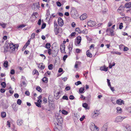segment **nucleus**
<instances>
[{
	"mask_svg": "<svg viewBox=\"0 0 131 131\" xmlns=\"http://www.w3.org/2000/svg\"><path fill=\"white\" fill-rule=\"evenodd\" d=\"M57 121L58 122V123H57V125H56V128H55L54 130H57V129L59 130H60L62 129V125L61 123H62V118H60V119H57Z\"/></svg>",
	"mask_w": 131,
	"mask_h": 131,
	"instance_id": "obj_1",
	"label": "nucleus"
},
{
	"mask_svg": "<svg viewBox=\"0 0 131 131\" xmlns=\"http://www.w3.org/2000/svg\"><path fill=\"white\" fill-rule=\"evenodd\" d=\"M90 128L92 131H99V128L95 126V124L93 123H91L90 126Z\"/></svg>",
	"mask_w": 131,
	"mask_h": 131,
	"instance_id": "obj_2",
	"label": "nucleus"
},
{
	"mask_svg": "<svg viewBox=\"0 0 131 131\" xmlns=\"http://www.w3.org/2000/svg\"><path fill=\"white\" fill-rule=\"evenodd\" d=\"M71 14L72 17L74 19L77 18L79 17L78 13L76 10L72 11L71 12Z\"/></svg>",
	"mask_w": 131,
	"mask_h": 131,
	"instance_id": "obj_3",
	"label": "nucleus"
},
{
	"mask_svg": "<svg viewBox=\"0 0 131 131\" xmlns=\"http://www.w3.org/2000/svg\"><path fill=\"white\" fill-rule=\"evenodd\" d=\"M125 117H121V116H118L115 119V122L116 123H118L122 122L123 120L125 118Z\"/></svg>",
	"mask_w": 131,
	"mask_h": 131,
	"instance_id": "obj_4",
	"label": "nucleus"
},
{
	"mask_svg": "<svg viewBox=\"0 0 131 131\" xmlns=\"http://www.w3.org/2000/svg\"><path fill=\"white\" fill-rule=\"evenodd\" d=\"M10 48L12 51H14L15 48H17L18 46L17 45H14L12 42L10 43L9 45Z\"/></svg>",
	"mask_w": 131,
	"mask_h": 131,
	"instance_id": "obj_5",
	"label": "nucleus"
},
{
	"mask_svg": "<svg viewBox=\"0 0 131 131\" xmlns=\"http://www.w3.org/2000/svg\"><path fill=\"white\" fill-rule=\"evenodd\" d=\"M54 31L56 35H57L59 33H61L62 32V29L61 28H55L54 29Z\"/></svg>",
	"mask_w": 131,
	"mask_h": 131,
	"instance_id": "obj_6",
	"label": "nucleus"
},
{
	"mask_svg": "<svg viewBox=\"0 0 131 131\" xmlns=\"http://www.w3.org/2000/svg\"><path fill=\"white\" fill-rule=\"evenodd\" d=\"M48 53L49 55H50L52 54V56L53 57H54L56 56L57 54V51H55L54 53V52H52V51L51 49H48Z\"/></svg>",
	"mask_w": 131,
	"mask_h": 131,
	"instance_id": "obj_7",
	"label": "nucleus"
},
{
	"mask_svg": "<svg viewBox=\"0 0 131 131\" xmlns=\"http://www.w3.org/2000/svg\"><path fill=\"white\" fill-rule=\"evenodd\" d=\"M125 131H130V130L131 128V126L129 125L126 124L123 125Z\"/></svg>",
	"mask_w": 131,
	"mask_h": 131,
	"instance_id": "obj_8",
	"label": "nucleus"
},
{
	"mask_svg": "<svg viewBox=\"0 0 131 131\" xmlns=\"http://www.w3.org/2000/svg\"><path fill=\"white\" fill-rule=\"evenodd\" d=\"M95 25L96 23L94 21L90 20L88 23V26L91 27H93Z\"/></svg>",
	"mask_w": 131,
	"mask_h": 131,
	"instance_id": "obj_9",
	"label": "nucleus"
},
{
	"mask_svg": "<svg viewBox=\"0 0 131 131\" xmlns=\"http://www.w3.org/2000/svg\"><path fill=\"white\" fill-rule=\"evenodd\" d=\"M81 40V38L80 36H78L76 38V41H75V45H79L80 43Z\"/></svg>",
	"mask_w": 131,
	"mask_h": 131,
	"instance_id": "obj_10",
	"label": "nucleus"
},
{
	"mask_svg": "<svg viewBox=\"0 0 131 131\" xmlns=\"http://www.w3.org/2000/svg\"><path fill=\"white\" fill-rule=\"evenodd\" d=\"M58 23L60 27L62 26L63 25V21L60 17L58 18Z\"/></svg>",
	"mask_w": 131,
	"mask_h": 131,
	"instance_id": "obj_11",
	"label": "nucleus"
},
{
	"mask_svg": "<svg viewBox=\"0 0 131 131\" xmlns=\"http://www.w3.org/2000/svg\"><path fill=\"white\" fill-rule=\"evenodd\" d=\"M124 10V7L123 5H121L117 10V12L119 13L123 12Z\"/></svg>",
	"mask_w": 131,
	"mask_h": 131,
	"instance_id": "obj_12",
	"label": "nucleus"
},
{
	"mask_svg": "<svg viewBox=\"0 0 131 131\" xmlns=\"http://www.w3.org/2000/svg\"><path fill=\"white\" fill-rule=\"evenodd\" d=\"M65 48V45L64 44L61 45L60 47V49L61 50V52L62 53H63L64 52Z\"/></svg>",
	"mask_w": 131,
	"mask_h": 131,
	"instance_id": "obj_13",
	"label": "nucleus"
},
{
	"mask_svg": "<svg viewBox=\"0 0 131 131\" xmlns=\"http://www.w3.org/2000/svg\"><path fill=\"white\" fill-rule=\"evenodd\" d=\"M87 17V15L86 13L82 15L80 17V18L81 20H83L85 19Z\"/></svg>",
	"mask_w": 131,
	"mask_h": 131,
	"instance_id": "obj_14",
	"label": "nucleus"
},
{
	"mask_svg": "<svg viewBox=\"0 0 131 131\" xmlns=\"http://www.w3.org/2000/svg\"><path fill=\"white\" fill-rule=\"evenodd\" d=\"M17 124L19 126L23 124V121L21 119H18L17 121Z\"/></svg>",
	"mask_w": 131,
	"mask_h": 131,
	"instance_id": "obj_15",
	"label": "nucleus"
},
{
	"mask_svg": "<svg viewBox=\"0 0 131 131\" xmlns=\"http://www.w3.org/2000/svg\"><path fill=\"white\" fill-rule=\"evenodd\" d=\"M60 94V92H59L57 93H54V97L55 99L57 100L59 98L60 96L59 94Z\"/></svg>",
	"mask_w": 131,
	"mask_h": 131,
	"instance_id": "obj_16",
	"label": "nucleus"
},
{
	"mask_svg": "<svg viewBox=\"0 0 131 131\" xmlns=\"http://www.w3.org/2000/svg\"><path fill=\"white\" fill-rule=\"evenodd\" d=\"M124 6L126 8H130L131 7V2H127L125 4Z\"/></svg>",
	"mask_w": 131,
	"mask_h": 131,
	"instance_id": "obj_17",
	"label": "nucleus"
},
{
	"mask_svg": "<svg viewBox=\"0 0 131 131\" xmlns=\"http://www.w3.org/2000/svg\"><path fill=\"white\" fill-rule=\"evenodd\" d=\"M83 106L85 108V109L89 110L90 108L88 106V105L87 103H83L82 104Z\"/></svg>",
	"mask_w": 131,
	"mask_h": 131,
	"instance_id": "obj_18",
	"label": "nucleus"
},
{
	"mask_svg": "<svg viewBox=\"0 0 131 131\" xmlns=\"http://www.w3.org/2000/svg\"><path fill=\"white\" fill-rule=\"evenodd\" d=\"M16 103L13 104L12 105V107L13 108V110L16 112L17 110V108L16 107Z\"/></svg>",
	"mask_w": 131,
	"mask_h": 131,
	"instance_id": "obj_19",
	"label": "nucleus"
},
{
	"mask_svg": "<svg viewBox=\"0 0 131 131\" xmlns=\"http://www.w3.org/2000/svg\"><path fill=\"white\" fill-rule=\"evenodd\" d=\"M36 6V8L37 9H39L40 7L39 3L38 2L37 3H34L33 4V6H34V8H35V7Z\"/></svg>",
	"mask_w": 131,
	"mask_h": 131,
	"instance_id": "obj_20",
	"label": "nucleus"
},
{
	"mask_svg": "<svg viewBox=\"0 0 131 131\" xmlns=\"http://www.w3.org/2000/svg\"><path fill=\"white\" fill-rule=\"evenodd\" d=\"M99 114V112L97 111H95L94 114L93 115L92 117L95 118L96 117L98 116Z\"/></svg>",
	"mask_w": 131,
	"mask_h": 131,
	"instance_id": "obj_21",
	"label": "nucleus"
},
{
	"mask_svg": "<svg viewBox=\"0 0 131 131\" xmlns=\"http://www.w3.org/2000/svg\"><path fill=\"white\" fill-rule=\"evenodd\" d=\"M43 63H40L38 66V68L41 69H43L45 68V66L42 65Z\"/></svg>",
	"mask_w": 131,
	"mask_h": 131,
	"instance_id": "obj_22",
	"label": "nucleus"
},
{
	"mask_svg": "<svg viewBox=\"0 0 131 131\" xmlns=\"http://www.w3.org/2000/svg\"><path fill=\"white\" fill-rule=\"evenodd\" d=\"M86 54L87 56L90 57H92V54L90 52V51L89 50H88L86 52Z\"/></svg>",
	"mask_w": 131,
	"mask_h": 131,
	"instance_id": "obj_23",
	"label": "nucleus"
},
{
	"mask_svg": "<svg viewBox=\"0 0 131 131\" xmlns=\"http://www.w3.org/2000/svg\"><path fill=\"white\" fill-rule=\"evenodd\" d=\"M73 48V43H70L69 45V52H71Z\"/></svg>",
	"mask_w": 131,
	"mask_h": 131,
	"instance_id": "obj_24",
	"label": "nucleus"
},
{
	"mask_svg": "<svg viewBox=\"0 0 131 131\" xmlns=\"http://www.w3.org/2000/svg\"><path fill=\"white\" fill-rule=\"evenodd\" d=\"M116 109L117 110V112L119 113H121L122 112V110L121 108L120 107H117Z\"/></svg>",
	"mask_w": 131,
	"mask_h": 131,
	"instance_id": "obj_25",
	"label": "nucleus"
},
{
	"mask_svg": "<svg viewBox=\"0 0 131 131\" xmlns=\"http://www.w3.org/2000/svg\"><path fill=\"white\" fill-rule=\"evenodd\" d=\"M42 80L43 82L47 83L48 82V78L46 77H44L43 78Z\"/></svg>",
	"mask_w": 131,
	"mask_h": 131,
	"instance_id": "obj_26",
	"label": "nucleus"
},
{
	"mask_svg": "<svg viewBox=\"0 0 131 131\" xmlns=\"http://www.w3.org/2000/svg\"><path fill=\"white\" fill-rule=\"evenodd\" d=\"M111 53L112 54H116L119 55H121V53L118 51H111Z\"/></svg>",
	"mask_w": 131,
	"mask_h": 131,
	"instance_id": "obj_27",
	"label": "nucleus"
},
{
	"mask_svg": "<svg viewBox=\"0 0 131 131\" xmlns=\"http://www.w3.org/2000/svg\"><path fill=\"white\" fill-rule=\"evenodd\" d=\"M6 25L7 24H5L3 22L2 23H0V25L3 28H5Z\"/></svg>",
	"mask_w": 131,
	"mask_h": 131,
	"instance_id": "obj_28",
	"label": "nucleus"
},
{
	"mask_svg": "<svg viewBox=\"0 0 131 131\" xmlns=\"http://www.w3.org/2000/svg\"><path fill=\"white\" fill-rule=\"evenodd\" d=\"M51 47L50 44V43H46L45 47L47 49H49Z\"/></svg>",
	"mask_w": 131,
	"mask_h": 131,
	"instance_id": "obj_29",
	"label": "nucleus"
},
{
	"mask_svg": "<svg viewBox=\"0 0 131 131\" xmlns=\"http://www.w3.org/2000/svg\"><path fill=\"white\" fill-rule=\"evenodd\" d=\"M107 127L106 126H104L102 128V131H107Z\"/></svg>",
	"mask_w": 131,
	"mask_h": 131,
	"instance_id": "obj_30",
	"label": "nucleus"
},
{
	"mask_svg": "<svg viewBox=\"0 0 131 131\" xmlns=\"http://www.w3.org/2000/svg\"><path fill=\"white\" fill-rule=\"evenodd\" d=\"M1 116L3 118H4L6 116V114L5 112H3L1 113Z\"/></svg>",
	"mask_w": 131,
	"mask_h": 131,
	"instance_id": "obj_31",
	"label": "nucleus"
},
{
	"mask_svg": "<svg viewBox=\"0 0 131 131\" xmlns=\"http://www.w3.org/2000/svg\"><path fill=\"white\" fill-rule=\"evenodd\" d=\"M84 90V89L83 87H81L79 90V92L80 93H84L83 91Z\"/></svg>",
	"mask_w": 131,
	"mask_h": 131,
	"instance_id": "obj_32",
	"label": "nucleus"
},
{
	"mask_svg": "<svg viewBox=\"0 0 131 131\" xmlns=\"http://www.w3.org/2000/svg\"><path fill=\"white\" fill-rule=\"evenodd\" d=\"M61 112L62 114L64 115H67L68 113V112L64 110H63Z\"/></svg>",
	"mask_w": 131,
	"mask_h": 131,
	"instance_id": "obj_33",
	"label": "nucleus"
},
{
	"mask_svg": "<svg viewBox=\"0 0 131 131\" xmlns=\"http://www.w3.org/2000/svg\"><path fill=\"white\" fill-rule=\"evenodd\" d=\"M5 68H7L8 66V62L7 61H5L3 64Z\"/></svg>",
	"mask_w": 131,
	"mask_h": 131,
	"instance_id": "obj_34",
	"label": "nucleus"
},
{
	"mask_svg": "<svg viewBox=\"0 0 131 131\" xmlns=\"http://www.w3.org/2000/svg\"><path fill=\"white\" fill-rule=\"evenodd\" d=\"M75 31L78 32L79 33H81V31L80 29L78 27L77 28L75 29Z\"/></svg>",
	"mask_w": 131,
	"mask_h": 131,
	"instance_id": "obj_35",
	"label": "nucleus"
},
{
	"mask_svg": "<svg viewBox=\"0 0 131 131\" xmlns=\"http://www.w3.org/2000/svg\"><path fill=\"white\" fill-rule=\"evenodd\" d=\"M81 33L84 34H86L88 33V31L87 29H85L81 31Z\"/></svg>",
	"mask_w": 131,
	"mask_h": 131,
	"instance_id": "obj_36",
	"label": "nucleus"
},
{
	"mask_svg": "<svg viewBox=\"0 0 131 131\" xmlns=\"http://www.w3.org/2000/svg\"><path fill=\"white\" fill-rule=\"evenodd\" d=\"M52 96L51 95H49L48 97V102L49 103H50L52 101Z\"/></svg>",
	"mask_w": 131,
	"mask_h": 131,
	"instance_id": "obj_37",
	"label": "nucleus"
},
{
	"mask_svg": "<svg viewBox=\"0 0 131 131\" xmlns=\"http://www.w3.org/2000/svg\"><path fill=\"white\" fill-rule=\"evenodd\" d=\"M1 85L3 88H5L6 86V84L5 82H2L1 84Z\"/></svg>",
	"mask_w": 131,
	"mask_h": 131,
	"instance_id": "obj_38",
	"label": "nucleus"
},
{
	"mask_svg": "<svg viewBox=\"0 0 131 131\" xmlns=\"http://www.w3.org/2000/svg\"><path fill=\"white\" fill-rule=\"evenodd\" d=\"M33 74H36L37 75H38L39 74V73L37 70L34 69L33 71Z\"/></svg>",
	"mask_w": 131,
	"mask_h": 131,
	"instance_id": "obj_39",
	"label": "nucleus"
},
{
	"mask_svg": "<svg viewBox=\"0 0 131 131\" xmlns=\"http://www.w3.org/2000/svg\"><path fill=\"white\" fill-rule=\"evenodd\" d=\"M121 100L119 99L117 100L116 101V103L118 105H121Z\"/></svg>",
	"mask_w": 131,
	"mask_h": 131,
	"instance_id": "obj_40",
	"label": "nucleus"
},
{
	"mask_svg": "<svg viewBox=\"0 0 131 131\" xmlns=\"http://www.w3.org/2000/svg\"><path fill=\"white\" fill-rule=\"evenodd\" d=\"M36 89L37 91L40 92H41L42 91L41 88L39 86H37L36 87Z\"/></svg>",
	"mask_w": 131,
	"mask_h": 131,
	"instance_id": "obj_41",
	"label": "nucleus"
},
{
	"mask_svg": "<svg viewBox=\"0 0 131 131\" xmlns=\"http://www.w3.org/2000/svg\"><path fill=\"white\" fill-rule=\"evenodd\" d=\"M25 26V25L24 24H22L21 25L18 26L17 27V28H23Z\"/></svg>",
	"mask_w": 131,
	"mask_h": 131,
	"instance_id": "obj_42",
	"label": "nucleus"
},
{
	"mask_svg": "<svg viewBox=\"0 0 131 131\" xmlns=\"http://www.w3.org/2000/svg\"><path fill=\"white\" fill-rule=\"evenodd\" d=\"M48 68L50 70H52L53 68V65L52 64H50L48 66Z\"/></svg>",
	"mask_w": 131,
	"mask_h": 131,
	"instance_id": "obj_43",
	"label": "nucleus"
},
{
	"mask_svg": "<svg viewBox=\"0 0 131 131\" xmlns=\"http://www.w3.org/2000/svg\"><path fill=\"white\" fill-rule=\"evenodd\" d=\"M21 100L19 99H18L17 101V103L19 105H20L21 104Z\"/></svg>",
	"mask_w": 131,
	"mask_h": 131,
	"instance_id": "obj_44",
	"label": "nucleus"
},
{
	"mask_svg": "<svg viewBox=\"0 0 131 131\" xmlns=\"http://www.w3.org/2000/svg\"><path fill=\"white\" fill-rule=\"evenodd\" d=\"M81 84V82L80 81H78L77 82L75 83V84L76 85H78L80 84Z\"/></svg>",
	"mask_w": 131,
	"mask_h": 131,
	"instance_id": "obj_45",
	"label": "nucleus"
},
{
	"mask_svg": "<svg viewBox=\"0 0 131 131\" xmlns=\"http://www.w3.org/2000/svg\"><path fill=\"white\" fill-rule=\"evenodd\" d=\"M110 34H111V36H114V31L113 30H110Z\"/></svg>",
	"mask_w": 131,
	"mask_h": 131,
	"instance_id": "obj_46",
	"label": "nucleus"
},
{
	"mask_svg": "<svg viewBox=\"0 0 131 131\" xmlns=\"http://www.w3.org/2000/svg\"><path fill=\"white\" fill-rule=\"evenodd\" d=\"M123 24L122 23L120 24L119 26V28L120 29H121L123 27Z\"/></svg>",
	"mask_w": 131,
	"mask_h": 131,
	"instance_id": "obj_47",
	"label": "nucleus"
},
{
	"mask_svg": "<svg viewBox=\"0 0 131 131\" xmlns=\"http://www.w3.org/2000/svg\"><path fill=\"white\" fill-rule=\"evenodd\" d=\"M35 104L38 107H41V104L39 103H38L37 102H35Z\"/></svg>",
	"mask_w": 131,
	"mask_h": 131,
	"instance_id": "obj_48",
	"label": "nucleus"
},
{
	"mask_svg": "<svg viewBox=\"0 0 131 131\" xmlns=\"http://www.w3.org/2000/svg\"><path fill=\"white\" fill-rule=\"evenodd\" d=\"M108 11V10L106 8L105 9L102 11V13L103 14H105Z\"/></svg>",
	"mask_w": 131,
	"mask_h": 131,
	"instance_id": "obj_49",
	"label": "nucleus"
},
{
	"mask_svg": "<svg viewBox=\"0 0 131 131\" xmlns=\"http://www.w3.org/2000/svg\"><path fill=\"white\" fill-rule=\"evenodd\" d=\"M56 4H57V6H58L60 7L61 5V3L60 2H59V1H57L56 2Z\"/></svg>",
	"mask_w": 131,
	"mask_h": 131,
	"instance_id": "obj_50",
	"label": "nucleus"
},
{
	"mask_svg": "<svg viewBox=\"0 0 131 131\" xmlns=\"http://www.w3.org/2000/svg\"><path fill=\"white\" fill-rule=\"evenodd\" d=\"M10 73L11 74H13L15 73V71L14 70L12 69L11 70Z\"/></svg>",
	"mask_w": 131,
	"mask_h": 131,
	"instance_id": "obj_51",
	"label": "nucleus"
},
{
	"mask_svg": "<svg viewBox=\"0 0 131 131\" xmlns=\"http://www.w3.org/2000/svg\"><path fill=\"white\" fill-rule=\"evenodd\" d=\"M35 37V34L34 33H33L32 34L31 36V37L32 39H33Z\"/></svg>",
	"mask_w": 131,
	"mask_h": 131,
	"instance_id": "obj_52",
	"label": "nucleus"
},
{
	"mask_svg": "<svg viewBox=\"0 0 131 131\" xmlns=\"http://www.w3.org/2000/svg\"><path fill=\"white\" fill-rule=\"evenodd\" d=\"M46 26V24L45 23L43 24L41 27V28L42 29L45 28Z\"/></svg>",
	"mask_w": 131,
	"mask_h": 131,
	"instance_id": "obj_53",
	"label": "nucleus"
},
{
	"mask_svg": "<svg viewBox=\"0 0 131 131\" xmlns=\"http://www.w3.org/2000/svg\"><path fill=\"white\" fill-rule=\"evenodd\" d=\"M100 69H101V70H104V71H107L108 70L107 68H106L105 67L104 68V69H102V68H101Z\"/></svg>",
	"mask_w": 131,
	"mask_h": 131,
	"instance_id": "obj_54",
	"label": "nucleus"
},
{
	"mask_svg": "<svg viewBox=\"0 0 131 131\" xmlns=\"http://www.w3.org/2000/svg\"><path fill=\"white\" fill-rule=\"evenodd\" d=\"M43 101L44 103H47V99L45 98H44L43 99Z\"/></svg>",
	"mask_w": 131,
	"mask_h": 131,
	"instance_id": "obj_55",
	"label": "nucleus"
},
{
	"mask_svg": "<svg viewBox=\"0 0 131 131\" xmlns=\"http://www.w3.org/2000/svg\"><path fill=\"white\" fill-rule=\"evenodd\" d=\"M5 91V90L4 89H1L0 90V91L2 93H4Z\"/></svg>",
	"mask_w": 131,
	"mask_h": 131,
	"instance_id": "obj_56",
	"label": "nucleus"
},
{
	"mask_svg": "<svg viewBox=\"0 0 131 131\" xmlns=\"http://www.w3.org/2000/svg\"><path fill=\"white\" fill-rule=\"evenodd\" d=\"M62 99L63 100H68V97L67 96H64L63 97Z\"/></svg>",
	"mask_w": 131,
	"mask_h": 131,
	"instance_id": "obj_57",
	"label": "nucleus"
},
{
	"mask_svg": "<svg viewBox=\"0 0 131 131\" xmlns=\"http://www.w3.org/2000/svg\"><path fill=\"white\" fill-rule=\"evenodd\" d=\"M74 97L73 95H71L70 96L69 99L70 100H73L74 99Z\"/></svg>",
	"mask_w": 131,
	"mask_h": 131,
	"instance_id": "obj_58",
	"label": "nucleus"
},
{
	"mask_svg": "<svg viewBox=\"0 0 131 131\" xmlns=\"http://www.w3.org/2000/svg\"><path fill=\"white\" fill-rule=\"evenodd\" d=\"M85 117V116H84V115H83L82 117H81L80 118V121H83L84 119V118Z\"/></svg>",
	"mask_w": 131,
	"mask_h": 131,
	"instance_id": "obj_59",
	"label": "nucleus"
},
{
	"mask_svg": "<svg viewBox=\"0 0 131 131\" xmlns=\"http://www.w3.org/2000/svg\"><path fill=\"white\" fill-rule=\"evenodd\" d=\"M129 49L128 48L126 47H124V51H127Z\"/></svg>",
	"mask_w": 131,
	"mask_h": 131,
	"instance_id": "obj_60",
	"label": "nucleus"
},
{
	"mask_svg": "<svg viewBox=\"0 0 131 131\" xmlns=\"http://www.w3.org/2000/svg\"><path fill=\"white\" fill-rule=\"evenodd\" d=\"M30 41H29V40H28V41L25 44L26 46H27L30 44Z\"/></svg>",
	"mask_w": 131,
	"mask_h": 131,
	"instance_id": "obj_61",
	"label": "nucleus"
},
{
	"mask_svg": "<svg viewBox=\"0 0 131 131\" xmlns=\"http://www.w3.org/2000/svg\"><path fill=\"white\" fill-rule=\"evenodd\" d=\"M40 56L42 58H43V59H46V57L43 54H40Z\"/></svg>",
	"mask_w": 131,
	"mask_h": 131,
	"instance_id": "obj_62",
	"label": "nucleus"
},
{
	"mask_svg": "<svg viewBox=\"0 0 131 131\" xmlns=\"http://www.w3.org/2000/svg\"><path fill=\"white\" fill-rule=\"evenodd\" d=\"M14 96L16 98H18V97H19V95L17 93H16L14 95Z\"/></svg>",
	"mask_w": 131,
	"mask_h": 131,
	"instance_id": "obj_63",
	"label": "nucleus"
},
{
	"mask_svg": "<svg viewBox=\"0 0 131 131\" xmlns=\"http://www.w3.org/2000/svg\"><path fill=\"white\" fill-rule=\"evenodd\" d=\"M25 94L28 96L30 95L29 92L28 91H26L25 92Z\"/></svg>",
	"mask_w": 131,
	"mask_h": 131,
	"instance_id": "obj_64",
	"label": "nucleus"
}]
</instances>
